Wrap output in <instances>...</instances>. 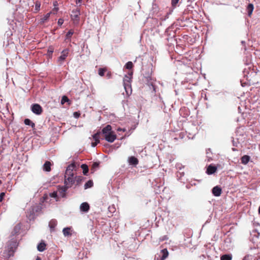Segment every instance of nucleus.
I'll return each mask as SVG.
<instances>
[{"label": "nucleus", "instance_id": "f257e3e1", "mask_svg": "<svg viewBox=\"0 0 260 260\" xmlns=\"http://www.w3.org/2000/svg\"><path fill=\"white\" fill-rule=\"evenodd\" d=\"M75 164L69 165L66 169L64 175V185L67 187H71L75 182L74 171L76 170Z\"/></svg>", "mask_w": 260, "mask_h": 260}, {"label": "nucleus", "instance_id": "f03ea898", "mask_svg": "<svg viewBox=\"0 0 260 260\" xmlns=\"http://www.w3.org/2000/svg\"><path fill=\"white\" fill-rule=\"evenodd\" d=\"M133 73H129L128 75H125L123 79V83L126 94L127 96H129L132 92L131 87V81Z\"/></svg>", "mask_w": 260, "mask_h": 260}, {"label": "nucleus", "instance_id": "7ed1b4c3", "mask_svg": "<svg viewBox=\"0 0 260 260\" xmlns=\"http://www.w3.org/2000/svg\"><path fill=\"white\" fill-rule=\"evenodd\" d=\"M80 12L79 9L76 8L72 11L71 18L74 23L77 24L79 21V15Z\"/></svg>", "mask_w": 260, "mask_h": 260}, {"label": "nucleus", "instance_id": "20e7f679", "mask_svg": "<svg viewBox=\"0 0 260 260\" xmlns=\"http://www.w3.org/2000/svg\"><path fill=\"white\" fill-rule=\"evenodd\" d=\"M31 110L34 113L37 115H40L42 113V108L41 106L38 104L32 105Z\"/></svg>", "mask_w": 260, "mask_h": 260}, {"label": "nucleus", "instance_id": "39448f33", "mask_svg": "<svg viewBox=\"0 0 260 260\" xmlns=\"http://www.w3.org/2000/svg\"><path fill=\"white\" fill-rule=\"evenodd\" d=\"M69 52V49H64L61 52V54L59 57V58L58 59V62L60 64H61L64 61V60L66 59V57L68 56Z\"/></svg>", "mask_w": 260, "mask_h": 260}, {"label": "nucleus", "instance_id": "423d86ee", "mask_svg": "<svg viewBox=\"0 0 260 260\" xmlns=\"http://www.w3.org/2000/svg\"><path fill=\"white\" fill-rule=\"evenodd\" d=\"M68 188H69V187H67L65 185L63 186H59L56 190V191H57L58 196L62 198L64 197L66 192Z\"/></svg>", "mask_w": 260, "mask_h": 260}, {"label": "nucleus", "instance_id": "0eeeda50", "mask_svg": "<svg viewBox=\"0 0 260 260\" xmlns=\"http://www.w3.org/2000/svg\"><path fill=\"white\" fill-rule=\"evenodd\" d=\"M105 139L107 141L112 143L116 139V135L114 134L113 132H112L105 136Z\"/></svg>", "mask_w": 260, "mask_h": 260}, {"label": "nucleus", "instance_id": "6e6552de", "mask_svg": "<svg viewBox=\"0 0 260 260\" xmlns=\"http://www.w3.org/2000/svg\"><path fill=\"white\" fill-rule=\"evenodd\" d=\"M90 207L87 202L82 203L80 206V210L82 212L87 213L89 210Z\"/></svg>", "mask_w": 260, "mask_h": 260}, {"label": "nucleus", "instance_id": "1a4fd4ad", "mask_svg": "<svg viewBox=\"0 0 260 260\" xmlns=\"http://www.w3.org/2000/svg\"><path fill=\"white\" fill-rule=\"evenodd\" d=\"M217 169L216 167L210 165L207 169L206 173L208 175H212L216 171Z\"/></svg>", "mask_w": 260, "mask_h": 260}, {"label": "nucleus", "instance_id": "9d476101", "mask_svg": "<svg viewBox=\"0 0 260 260\" xmlns=\"http://www.w3.org/2000/svg\"><path fill=\"white\" fill-rule=\"evenodd\" d=\"M212 191L214 196L219 197L221 193V188L218 186H216L213 188Z\"/></svg>", "mask_w": 260, "mask_h": 260}, {"label": "nucleus", "instance_id": "9b49d317", "mask_svg": "<svg viewBox=\"0 0 260 260\" xmlns=\"http://www.w3.org/2000/svg\"><path fill=\"white\" fill-rule=\"evenodd\" d=\"M57 224V221L55 219H51L49 223V226L51 232L54 231L55 228Z\"/></svg>", "mask_w": 260, "mask_h": 260}, {"label": "nucleus", "instance_id": "f8f14e48", "mask_svg": "<svg viewBox=\"0 0 260 260\" xmlns=\"http://www.w3.org/2000/svg\"><path fill=\"white\" fill-rule=\"evenodd\" d=\"M112 127L110 125H107L105 127H104L102 131L103 134L104 135V136L112 132Z\"/></svg>", "mask_w": 260, "mask_h": 260}, {"label": "nucleus", "instance_id": "ddd939ff", "mask_svg": "<svg viewBox=\"0 0 260 260\" xmlns=\"http://www.w3.org/2000/svg\"><path fill=\"white\" fill-rule=\"evenodd\" d=\"M51 14V12L48 13L46 15H45L43 17H42L39 20L40 23L44 24V23L47 22Z\"/></svg>", "mask_w": 260, "mask_h": 260}, {"label": "nucleus", "instance_id": "4468645a", "mask_svg": "<svg viewBox=\"0 0 260 260\" xmlns=\"http://www.w3.org/2000/svg\"><path fill=\"white\" fill-rule=\"evenodd\" d=\"M128 161L129 165H137L138 164L139 161L138 159L134 157V156H131L128 158Z\"/></svg>", "mask_w": 260, "mask_h": 260}, {"label": "nucleus", "instance_id": "2eb2a0df", "mask_svg": "<svg viewBox=\"0 0 260 260\" xmlns=\"http://www.w3.org/2000/svg\"><path fill=\"white\" fill-rule=\"evenodd\" d=\"M160 253L162 254L160 260H165L168 256L169 252L167 249L161 250Z\"/></svg>", "mask_w": 260, "mask_h": 260}, {"label": "nucleus", "instance_id": "dca6fc26", "mask_svg": "<svg viewBox=\"0 0 260 260\" xmlns=\"http://www.w3.org/2000/svg\"><path fill=\"white\" fill-rule=\"evenodd\" d=\"M51 162L47 161L43 165V170L45 171L49 172L51 170Z\"/></svg>", "mask_w": 260, "mask_h": 260}, {"label": "nucleus", "instance_id": "f3484780", "mask_svg": "<svg viewBox=\"0 0 260 260\" xmlns=\"http://www.w3.org/2000/svg\"><path fill=\"white\" fill-rule=\"evenodd\" d=\"M250 160V156L247 155H245L241 157V163L243 165H246L248 164Z\"/></svg>", "mask_w": 260, "mask_h": 260}, {"label": "nucleus", "instance_id": "a211bd4d", "mask_svg": "<svg viewBox=\"0 0 260 260\" xmlns=\"http://www.w3.org/2000/svg\"><path fill=\"white\" fill-rule=\"evenodd\" d=\"M254 7L252 4H249L247 7V11L248 13V15L250 16L252 13L253 11Z\"/></svg>", "mask_w": 260, "mask_h": 260}, {"label": "nucleus", "instance_id": "6ab92c4d", "mask_svg": "<svg viewBox=\"0 0 260 260\" xmlns=\"http://www.w3.org/2000/svg\"><path fill=\"white\" fill-rule=\"evenodd\" d=\"M46 244L44 242H41L38 245L37 249L40 252L43 251L46 248Z\"/></svg>", "mask_w": 260, "mask_h": 260}, {"label": "nucleus", "instance_id": "aec40b11", "mask_svg": "<svg viewBox=\"0 0 260 260\" xmlns=\"http://www.w3.org/2000/svg\"><path fill=\"white\" fill-rule=\"evenodd\" d=\"M21 229V226L19 224H17L14 228V229H13V231H12V234L13 235H16L17 234H18L20 230Z\"/></svg>", "mask_w": 260, "mask_h": 260}, {"label": "nucleus", "instance_id": "412c9836", "mask_svg": "<svg viewBox=\"0 0 260 260\" xmlns=\"http://www.w3.org/2000/svg\"><path fill=\"white\" fill-rule=\"evenodd\" d=\"M81 168L83 170V173L84 175H86L88 172V166L86 164H82L81 166Z\"/></svg>", "mask_w": 260, "mask_h": 260}, {"label": "nucleus", "instance_id": "4be33fe9", "mask_svg": "<svg viewBox=\"0 0 260 260\" xmlns=\"http://www.w3.org/2000/svg\"><path fill=\"white\" fill-rule=\"evenodd\" d=\"M24 122L25 124L27 125H30L32 128H34L35 126V123L29 119H25L24 120Z\"/></svg>", "mask_w": 260, "mask_h": 260}, {"label": "nucleus", "instance_id": "5701e85b", "mask_svg": "<svg viewBox=\"0 0 260 260\" xmlns=\"http://www.w3.org/2000/svg\"><path fill=\"white\" fill-rule=\"evenodd\" d=\"M71 229L70 228H64L62 230L63 234L64 236H68L71 235V234L70 233Z\"/></svg>", "mask_w": 260, "mask_h": 260}, {"label": "nucleus", "instance_id": "b1692460", "mask_svg": "<svg viewBox=\"0 0 260 260\" xmlns=\"http://www.w3.org/2000/svg\"><path fill=\"white\" fill-rule=\"evenodd\" d=\"M93 185V183L92 182V180H89L84 185V189H88L89 188H90L91 187H92Z\"/></svg>", "mask_w": 260, "mask_h": 260}, {"label": "nucleus", "instance_id": "393cba45", "mask_svg": "<svg viewBox=\"0 0 260 260\" xmlns=\"http://www.w3.org/2000/svg\"><path fill=\"white\" fill-rule=\"evenodd\" d=\"M232 256L231 254H224L221 256V260H232Z\"/></svg>", "mask_w": 260, "mask_h": 260}, {"label": "nucleus", "instance_id": "a878e982", "mask_svg": "<svg viewBox=\"0 0 260 260\" xmlns=\"http://www.w3.org/2000/svg\"><path fill=\"white\" fill-rule=\"evenodd\" d=\"M74 31L72 29H70L66 35V40H69L70 41V39L72 36L74 34Z\"/></svg>", "mask_w": 260, "mask_h": 260}, {"label": "nucleus", "instance_id": "bb28decb", "mask_svg": "<svg viewBox=\"0 0 260 260\" xmlns=\"http://www.w3.org/2000/svg\"><path fill=\"white\" fill-rule=\"evenodd\" d=\"M100 133H96L94 135H93V139L95 141H98V142H100Z\"/></svg>", "mask_w": 260, "mask_h": 260}, {"label": "nucleus", "instance_id": "cd10ccee", "mask_svg": "<svg viewBox=\"0 0 260 260\" xmlns=\"http://www.w3.org/2000/svg\"><path fill=\"white\" fill-rule=\"evenodd\" d=\"M133 67V64L132 63V61H128L127 62L125 65V67L127 69H131Z\"/></svg>", "mask_w": 260, "mask_h": 260}, {"label": "nucleus", "instance_id": "c85d7f7f", "mask_svg": "<svg viewBox=\"0 0 260 260\" xmlns=\"http://www.w3.org/2000/svg\"><path fill=\"white\" fill-rule=\"evenodd\" d=\"M106 71V69H104V68H100L99 70V74L100 76H103L105 74V73Z\"/></svg>", "mask_w": 260, "mask_h": 260}, {"label": "nucleus", "instance_id": "c756f323", "mask_svg": "<svg viewBox=\"0 0 260 260\" xmlns=\"http://www.w3.org/2000/svg\"><path fill=\"white\" fill-rule=\"evenodd\" d=\"M40 7H41V3L39 2H36V3L35 4V9L36 12H38L40 10Z\"/></svg>", "mask_w": 260, "mask_h": 260}, {"label": "nucleus", "instance_id": "7c9ffc66", "mask_svg": "<svg viewBox=\"0 0 260 260\" xmlns=\"http://www.w3.org/2000/svg\"><path fill=\"white\" fill-rule=\"evenodd\" d=\"M69 101V99L66 96H62L61 100V104L62 105L64 104L66 102H67Z\"/></svg>", "mask_w": 260, "mask_h": 260}, {"label": "nucleus", "instance_id": "2f4dec72", "mask_svg": "<svg viewBox=\"0 0 260 260\" xmlns=\"http://www.w3.org/2000/svg\"><path fill=\"white\" fill-rule=\"evenodd\" d=\"M178 2L179 0H171V5L173 9H174L176 7Z\"/></svg>", "mask_w": 260, "mask_h": 260}, {"label": "nucleus", "instance_id": "473e14b6", "mask_svg": "<svg viewBox=\"0 0 260 260\" xmlns=\"http://www.w3.org/2000/svg\"><path fill=\"white\" fill-rule=\"evenodd\" d=\"M75 181L77 182V184H79L83 179V177L81 176H76L75 177Z\"/></svg>", "mask_w": 260, "mask_h": 260}, {"label": "nucleus", "instance_id": "72a5a7b5", "mask_svg": "<svg viewBox=\"0 0 260 260\" xmlns=\"http://www.w3.org/2000/svg\"><path fill=\"white\" fill-rule=\"evenodd\" d=\"M50 196L52 198H55L58 196L57 191H54L53 192L50 193Z\"/></svg>", "mask_w": 260, "mask_h": 260}, {"label": "nucleus", "instance_id": "f704fd0d", "mask_svg": "<svg viewBox=\"0 0 260 260\" xmlns=\"http://www.w3.org/2000/svg\"><path fill=\"white\" fill-rule=\"evenodd\" d=\"M99 163L98 162H94L93 164H92V168L91 169V170H93V171L94 172V169H95L96 168H98L99 167Z\"/></svg>", "mask_w": 260, "mask_h": 260}, {"label": "nucleus", "instance_id": "c9c22d12", "mask_svg": "<svg viewBox=\"0 0 260 260\" xmlns=\"http://www.w3.org/2000/svg\"><path fill=\"white\" fill-rule=\"evenodd\" d=\"M63 19L60 18L58 19L57 23L59 26H61L63 23Z\"/></svg>", "mask_w": 260, "mask_h": 260}, {"label": "nucleus", "instance_id": "e433bc0d", "mask_svg": "<svg viewBox=\"0 0 260 260\" xmlns=\"http://www.w3.org/2000/svg\"><path fill=\"white\" fill-rule=\"evenodd\" d=\"M80 116V113L77 112H75L74 113V116L76 118H79Z\"/></svg>", "mask_w": 260, "mask_h": 260}, {"label": "nucleus", "instance_id": "4c0bfd02", "mask_svg": "<svg viewBox=\"0 0 260 260\" xmlns=\"http://www.w3.org/2000/svg\"><path fill=\"white\" fill-rule=\"evenodd\" d=\"M5 196V192H1L0 194V202H2Z\"/></svg>", "mask_w": 260, "mask_h": 260}, {"label": "nucleus", "instance_id": "58836bf2", "mask_svg": "<svg viewBox=\"0 0 260 260\" xmlns=\"http://www.w3.org/2000/svg\"><path fill=\"white\" fill-rule=\"evenodd\" d=\"M100 143V142H98V141H95V142H92V143H91V146H92V147H95V146L97 145V144H98V143Z\"/></svg>", "mask_w": 260, "mask_h": 260}, {"label": "nucleus", "instance_id": "ea45409f", "mask_svg": "<svg viewBox=\"0 0 260 260\" xmlns=\"http://www.w3.org/2000/svg\"><path fill=\"white\" fill-rule=\"evenodd\" d=\"M176 168H177V169L181 170L182 169V168H183V166L181 164H177L176 165Z\"/></svg>", "mask_w": 260, "mask_h": 260}, {"label": "nucleus", "instance_id": "a19ab883", "mask_svg": "<svg viewBox=\"0 0 260 260\" xmlns=\"http://www.w3.org/2000/svg\"><path fill=\"white\" fill-rule=\"evenodd\" d=\"M110 76H111V74L110 73H108L107 74V77L108 78H110Z\"/></svg>", "mask_w": 260, "mask_h": 260}, {"label": "nucleus", "instance_id": "79ce46f5", "mask_svg": "<svg viewBox=\"0 0 260 260\" xmlns=\"http://www.w3.org/2000/svg\"><path fill=\"white\" fill-rule=\"evenodd\" d=\"M117 131H124L125 130L124 129H122V128H119L117 129Z\"/></svg>", "mask_w": 260, "mask_h": 260}, {"label": "nucleus", "instance_id": "37998d69", "mask_svg": "<svg viewBox=\"0 0 260 260\" xmlns=\"http://www.w3.org/2000/svg\"><path fill=\"white\" fill-rule=\"evenodd\" d=\"M81 1L82 0H76V2H77V3H81Z\"/></svg>", "mask_w": 260, "mask_h": 260}, {"label": "nucleus", "instance_id": "c03bdc74", "mask_svg": "<svg viewBox=\"0 0 260 260\" xmlns=\"http://www.w3.org/2000/svg\"><path fill=\"white\" fill-rule=\"evenodd\" d=\"M36 260H41V258L40 257H37Z\"/></svg>", "mask_w": 260, "mask_h": 260}, {"label": "nucleus", "instance_id": "a18cd8bd", "mask_svg": "<svg viewBox=\"0 0 260 260\" xmlns=\"http://www.w3.org/2000/svg\"><path fill=\"white\" fill-rule=\"evenodd\" d=\"M244 41H242V44H244Z\"/></svg>", "mask_w": 260, "mask_h": 260}]
</instances>
